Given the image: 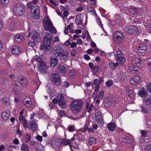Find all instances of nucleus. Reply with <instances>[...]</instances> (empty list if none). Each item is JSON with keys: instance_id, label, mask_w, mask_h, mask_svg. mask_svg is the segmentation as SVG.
<instances>
[{"instance_id": "473e14b6", "label": "nucleus", "mask_w": 151, "mask_h": 151, "mask_svg": "<svg viewBox=\"0 0 151 151\" xmlns=\"http://www.w3.org/2000/svg\"><path fill=\"white\" fill-rule=\"evenodd\" d=\"M99 85H98L97 86L95 87V91L93 94V98L94 99H95L96 98L97 96V93L99 90Z\"/></svg>"}, {"instance_id": "79ce46f5", "label": "nucleus", "mask_w": 151, "mask_h": 151, "mask_svg": "<svg viewBox=\"0 0 151 151\" xmlns=\"http://www.w3.org/2000/svg\"><path fill=\"white\" fill-rule=\"evenodd\" d=\"M98 67L97 66H95L91 69L92 70L93 72L94 73H96L98 70Z\"/></svg>"}, {"instance_id": "864d4df0", "label": "nucleus", "mask_w": 151, "mask_h": 151, "mask_svg": "<svg viewBox=\"0 0 151 151\" xmlns=\"http://www.w3.org/2000/svg\"><path fill=\"white\" fill-rule=\"evenodd\" d=\"M36 139L39 141H41L42 140V137L40 135H37L36 136Z\"/></svg>"}, {"instance_id": "f03ea898", "label": "nucleus", "mask_w": 151, "mask_h": 151, "mask_svg": "<svg viewBox=\"0 0 151 151\" xmlns=\"http://www.w3.org/2000/svg\"><path fill=\"white\" fill-rule=\"evenodd\" d=\"M44 28L45 30L50 32L52 34L55 33L56 30L49 19L45 16L43 19Z\"/></svg>"}, {"instance_id": "69168bd1", "label": "nucleus", "mask_w": 151, "mask_h": 151, "mask_svg": "<svg viewBox=\"0 0 151 151\" xmlns=\"http://www.w3.org/2000/svg\"><path fill=\"white\" fill-rule=\"evenodd\" d=\"M130 83L132 85H134L136 83H137L136 82H135V81H134V80H133V78L131 79V80H130Z\"/></svg>"}, {"instance_id": "a211bd4d", "label": "nucleus", "mask_w": 151, "mask_h": 151, "mask_svg": "<svg viewBox=\"0 0 151 151\" xmlns=\"http://www.w3.org/2000/svg\"><path fill=\"white\" fill-rule=\"evenodd\" d=\"M9 113V111L8 110L3 112L1 114L2 118L4 120L7 119L10 117Z\"/></svg>"}, {"instance_id": "e433bc0d", "label": "nucleus", "mask_w": 151, "mask_h": 151, "mask_svg": "<svg viewBox=\"0 0 151 151\" xmlns=\"http://www.w3.org/2000/svg\"><path fill=\"white\" fill-rule=\"evenodd\" d=\"M9 2V0H0V4L2 5H6Z\"/></svg>"}, {"instance_id": "ea45409f", "label": "nucleus", "mask_w": 151, "mask_h": 151, "mask_svg": "<svg viewBox=\"0 0 151 151\" xmlns=\"http://www.w3.org/2000/svg\"><path fill=\"white\" fill-rule=\"evenodd\" d=\"M10 29L12 31H13L14 29H15L17 25L14 23H13L10 24Z\"/></svg>"}, {"instance_id": "72a5a7b5", "label": "nucleus", "mask_w": 151, "mask_h": 151, "mask_svg": "<svg viewBox=\"0 0 151 151\" xmlns=\"http://www.w3.org/2000/svg\"><path fill=\"white\" fill-rule=\"evenodd\" d=\"M34 59L37 62L40 63L44 62L42 59L39 56H35L34 57Z\"/></svg>"}, {"instance_id": "13d9d810", "label": "nucleus", "mask_w": 151, "mask_h": 151, "mask_svg": "<svg viewBox=\"0 0 151 151\" xmlns=\"http://www.w3.org/2000/svg\"><path fill=\"white\" fill-rule=\"evenodd\" d=\"M77 43L79 45H81L82 43V41L81 39L79 38L77 40Z\"/></svg>"}, {"instance_id": "e2e57ef3", "label": "nucleus", "mask_w": 151, "mask_h": 151, "mask_svg": "<svg viewBox=\"0 0 151 151\" xmlns=\"http://www.w3.org/2000/svg\"><path fill=\"white\" fill-rule=\"evenodd\" d=\"M32 3L31 2H29L28 3L27 7L29 9H31V7H32Z\"/></svg>"}, {"instance_id": "6e6552de", "label": "nucleus", "mask_w": 151, "mask_h": 151, "mask_svg": "<svg viewBox=\"0 0 151 151\" xmlns=\"http://www.w3.org/2000/svg\"><path fill=\"white\" fill-rule=\"evenodd\" d=\"M58 103L62 108H65L66 105L62 95H58L57 96Z\"/></svg>"}, {"instance_id": "ddd939ff", "label": "nucleus", "mask_w": 151, "mask_h": 151, "mask_svg": "<svg viewBox=\"0 0 151 151\" xmlns=\"http://www.w3.org/2000/svg\"><path fill=\"white\" fill-rule=\"evenodd\" d=\"M23 104L27 108L31 107L32 105L30 99L29 97H26L23 101Z\"/></svg>"}, {"instance_id": "680f3d73", "label": "nucleus", "mask_w": 151, "mask_h": 151, "mask_svg": "<svg viewBox=\"0 0 151 151\" xmlns=\"http://www.w3.org/2000/svg\"><path fill=\"white\" fill-rule=\"evenodd\" d=\"M142 111L146 114H147L148 112L147 110H146V109L144 108L143 107H142Z\"/></svg>"}, {"instance_id": "58836bf2", "label": "nucleus", "mask_w": 151, "mask_h": 151, "mask_svg": "<svg viewBox=\"0 0 151 151\" xmlns=\"http://www.w3.org/2000/svg\"><path fill=\"white\" fill-rule=\"evenodd\" d=\"M39 7L37 6H32V7H31V9H30V11H31V13H32L35 10L37 9H39Z\"/></svg>"}, {"instance_id": "a19ab883", "label": "nucleus", "mask_w": 151, "mask_h": 151, "mask_svg": "<svg viewBox=\"0 0 151 151\" xmlns=\"http://www.w3.org/2000/svg\"><path fill=\"white\" fill-rule=\"evenodd\" d=\"M109 67L111 69H114L116 68L115 64L111 62L109 64Z\"/></svg>"}, {"instance_id": "c756f323", "label": "nucleus", "mask_w": 151, "mask_h": 151, "mask_svg": "<svg viewBox=\"0 0 151 151\" xmlns=\"http://www.w3.org/2000/svg\"><path fill=\"white\" fill-rule=\"evenodd\" d=\"M21 148L22 151H29V147L25 143L22 144Z\"/></svg>"}, {"instance_id": "423d86ee", "label": "nucleus", "mask_w": 151, "mask_h": 151, "mask_svg": "<svg viewBox=\"0 0 151 151\" xmlns=\"http://www.w3.org/2000/svg\"><path fill=\"white\" fill-rule=\"evenodd\" d=\"M14 9L16 14L17 16L22 15L25 11L23 7L19 4L17 5Z\"/></svg>"}, {"instance_id": "6e6d98bb", "label": "nucleus", "mask_w": 151, "mask_h": 151, "mask_svg": "<svg viewBox=\"0 0 151 151\" xmlns=\"http://www.w3.org/2000/svg\"><path fill=\"white\" fill-rule=\"evenodd\" d=\"M49 1L52 4L54 5L55 6H56L57 4L55 2L53 1L52 0H49Z\"/></svg>"}, {"instance_id": "774afa93", "label": "nucleus", "mask_w": 151, "mask_h": 151, "mask_svg": "<svg viewBox=\"0 0 151 151\" xmlns=\"http://www.w3.org/2000/svg\"><path fill=\"white\" fill-rule=\"evenodd\" d=\"M69 84L68 83L67 81L64 82V86L65 87L67 88L68 87Z\"/></svg>"}, {"instance_id": "bf43d9fd", "label": "nucleus", "mask_w": 151, "mask_h": 151, "mask_svg": "<svg viewBox=\"0 0 151 151\" xmlns=\"http://www.w3.org/2000/svg\"><path fill=\"white\" fill-rule=\"evenodd\" d=\"M19 119L20 121H22L24 120L25 119L24 117L22 115H20L19 117Z\"/></svg>"}, {"instance_id": "9d476101", "label": "nucleus", "mask_w": 151, "mask_h": 151, "mask_svg": "<svg viewBox=\"0 0 151 151\" xmlns=\"http://www.w3.org/2000/svg\"><path fill=\"white\" fill-rule=\"evenodd\" d=\"M38 68V71L42 73L46 71L47 69V66L44 62H42L40 63Z\"/></svg>"}, {"instance_id": "5fc2aeb1", "label": "nucleus", "mask_w": 151, "mask_h": 151, "mask_svg": "<svg viewBox=\"0 0 151 151\" xmlns=\"http://www.w3.org/2000/svg\"><path fill=\"white\" fill-rule=\"evenodd\" d=\"M144 46L146 47L145 45H140V46H139L138 49H140L141 50H143L144 49H143L144 47Z\"/></svg>"}, {"instance_id": "c03bdc74", "label": "nucleus", "mask_w": 151, "mask_h": 151, "mask_svg": "<svg viewBox=\"0 0 151 151\" xmlns=\"http://www.w3.org/2000/svg\"><path fill=\"white\" fill-rule=\"evenodd\" d=\"M106 84L108 87H110L113 84L112 81H108L106 82Z\"/></svg>"}, {"instance_id": "4d7b16f0", "label": "nucleus", "mask_w": 151, "mask_h": 151, "mask_svg": "<svg viewBox=\"0 0 151 151\" xmlns=\"http://www.w3.org/2000/svg\"><path fill=\"white\" fill-rule=\"evenodd\" d=\"M73 27V23H70V25L67 26V29L69 30L71 28Z\"/></svg>"}, {"instance_id": "f3484780", "label": "nucleus", "mask_w": 151, "mask_h": 151, "mask_svg": "<svg viewBox=\"0 0 151 151\" xmlns=\"http://www.w3.org/2000/svg\"><path fill=\"white\" fill-rule=\"evenodd\" d=\"M58 60L57 58L53 57L50 58V65L51 66L55 67L57 66Z\"/></svg>"}, {"instance_id": "393cba45", "label": "nucleus", "mask_w": 151, "mask_h": 151, "mask_svg": "<svg viewBox=\"0 0 151 151\" xmlns=\"http://www.w3.org/2000/svg\"><path fill=\"white\" fill-rule=\"evenodd\" d=\"M144 50H141L140 49H138L137 50V52L139 53H140L141 54H139L141 55H144L147 52V47H146L144 46V47H143Z\"/></svg>"}, {"instance_id": "4468645a", "label": "nucleus", "mask_w": 151, "mask_h": 151, "mask_svg": "<svg viewBox=\"0 0 151 151\" xmlns=\"http://www.w3.org/2000/svg\"><path fill=\"white\" fill-rule=\"evenodd\" d=\"M58 71L61 74H64L67 72L66 67L63 65L59 64L58 66Z\"/></svg>"}, {"instance_id": "bb28decb", "label": "nucleus", "mask_w": 151, "mask_h": 151, "mask_svg": "<svg viewBox=\"0 0 151 151\" xmlns=\"http://www.w3.org/2000/svg\"><path fill=\"white\" fill-rule=\"evenodd\" d=\"M1 101L3 104L6 105H8L9 99L7 97H4L2 99Z\"/></svg>"}, {"instance_id": "4be33fe9", "label": "nucleus", "mask_w": 151, "mask_h": 151, "mask_svg": "<svg viewBox=\"0 0 151 151\" xmlns=\"http://www.w3.org/2000/svg\"><path fill=\"white\" fill-rule=\"evenodd\" d=\"M142 63V60L139 58L134 59L132 61V63L133 64H135L138 66H140Z\"/></svg>"}, {"instance_id": "f8f14e48", "label": "nucleus", "mask_w": 151, "mask_h": 151, "mask_svg": "<svg viewBox=\"0 0 151 151\" xmlns=\"http://www.w3.org/2000/svg\"><path fill=\"white\" fill-rule=\"evenodd\" d=\"M32 41L38 42L40 40V34L36 32H33L32 33Z\"/></svg>"}, {"instance_id": "9b49d317", "label": "nucleus", "mask_w": 151, "mask_h": 151, "mask_svg": "<svg viewBox=\"0 0 151 151\" xmlns=\"http://www.w3.org/2000/svg\"><path fill=\"white\" fill-rule=\"evenodd\" d=\"M68 52L67 50H64L58 57L60 60L65 61L68 59Z\"/></svg>"}, {"instance_id": "2eb2a0df", "label": "nucleus", "mask_w": 151, "mask_h": 151, "mask_svg": "<svg viewBox=\"0 0 151 151\" xmlns=\"http://www.w3.org/2000/svg\"><path fill=\"white\" fill-rule=\"evenodd\" d=\"M21 51V49L20 47L14 46L12 48V52L14 55H18L19 54Z\"/></svg>"}, {"instance_id": "0eeeda50", "label": "nucleus", "mask_w": 151, "mask_h": 151, "mask_svg": "<svg viewBox=\"0 0 151 151\" xmlns=\"http://www.w3.org/2000/svg\"><path fill=\"white\" fill-rule=\"evenodd\" d=\"M52 77V81L55 84L59 85L61 82L60 78L59 73L55 72V73H52L51 74Z\"/></svg>"}, {"instance_id": "603ef678", "label": "nucleus", "mask_w": 151, "mask_h": 151, "mask_svg": "<svg viewBox=\"0 0 151 151\" xmlns=\"http://www.w3.org/2000/svg\"><path fill=\"white\" fill-rule=\"evenodd\" d=\"M40 146L41 147H40L37 148V151H44L43 148L42 147V146L41 145Z\"/></svg>"}, {"instance_id": "dca6fc26", "label": "nucleus", "mask_w": 151, "mask_h": 151, "mask_svg": "<svg viewBox=\"0 0 151 151\" xmlns=\"http://www.w3.org/2000/svg\"><path fill=\"white\" fill-rule=\"evenodd\" d=\"M138 94L141 97H145L147 95V92L145 88H143L139 90Z\"/></svg>"}, {"instance_id": "a18cd8bd", "label": "nucleus", "mask_w": 151, "mask_h": 151, "mask_svg": "<svg viewBox=\"0 0 151 151\" xmlns=\"http://www.w3.org/2000/svg\"><path fill=\"white\" fill-rule=\"evenodd\" d=\"M129 11L131 14H136L137 13V11L134 9H130Z\"/></svg>"}, {"instance_id": "b1692460", "label": "nucleus", "mask_w": 151, "mask_h": 151, "mask_svg": "<svg viewBox=\"0 0 151 151\" xmlns=\"http://www.w3.org/2000/svg\"><path fill=\"white\" fill-rule=\"evenodd\" d=\"M76 22L77 25L80 24L82 22L81 15L78 14L76 16Z\"/></svg>"}, {"instance_id": "5701e85b", "label": "nucleus", "mask_w": 151, "mask_h": 151, "mask_svg": "<svg viewBox=\"0 0 151 151\" xmlns=\"http://www.w3.org/2000/svg\"><path fill=\"white\" fill-rule=\"evenodd\" d=\"M40 11V8L39 9H37L32 13L34 14V17L36 19H38L39 18L40 15L39 14Z\"/></svg>"}, {"instance_id": "aec40b11", "label": "nucleus", "mask_w": 151, "mask_h": 151, "mask_svg": "<svg viewBox=\"0 0 151 151\" xmlns=\"http://www.w3.org/2000/svg\"><path fill=\"white\" fill-rule=\"evenodd\" d=\"M15 40L19 43H22L24 40V37L22 35H17L15 37Z\"/></svg>"}, {"instance_id": "2f4dec72", "label": "nucleus", "mask_w": 151, "mask_h": 151, "mask_svg": "<svg viewBox=\"0 0 151 151\" xmlns=\"http://www.w3.org/2000/svg\"><path fill=\"white\" fill-rule=\"evenodd\" d=\"M88 142L90 145H92L95 144L96 142V140L93 137H91L89 139Z\"/></svg>"}, {"instance_id": "cd10ccee", "label": "nucleus", "mask_w": 151, "mask_h": 151, "mask_svg": "<svg viewBox=\"0 0 151 151\" xmlns=\"http://www.w3.org/2000/svg\"><path fill=\"white\" fill-rule=\"evenodd\" d=\"M114 56L115 58H116L117 56L118 57L122 56V52L119 49H117L116 50V53H115Z\"/></svg>"}, {"instance_id": "de8ad7c7", "label": "nucleus", "mask_w": 151, "mask_h": 151, "mask_svg": "<svg viewBox=\"0 0 151 151\" xmlns=\"http://www.w3.org/2000/svg\"><path fill=\"white\" fill-rule=\"evenodd\" d=\"M35 41H30L29 42V45L30 46L33 47L34 45H35V43L34 42Z\"/></svg>"}, {"instance_id": "7ed1b4c3", "label": "nucleus", "mask_w": 151, "mask_h": 151, "mask_svg": "<svg viewBox=\"0 0 151 151\" xmlns=\"http://www.w3.org/2000/svg\"><path fill=\"white\" fill-rule=\"evenodd\" d=\"M83 104V101L81 100H75L71 104V109L74 113L78 114L81 111Z\"/></svg>"}, {"instance_id": "f704fd0d", "label": "nucleus", "mask_w": 151, "mask_h": 151, "mask_svg": "<svg viewBox=\"0 0 151 151\" xmlns=\"http://www.w3.org/2000/svg\"><path fill=\"white\" fill-rule=\"evenodd\" d=\"M37 127L38 126L36 124H33L30 125V126L29 127V128L31 129L32 130L34 131L36 130V129L37 128Z\"/></svg>"}, {"instance_id": "09e8293b", "label": "nucleus", "mask_w": 151, "mask_h": 151, "mask_svg": "<svg viewBox=\"0 0 151 151\" xmlns=\"http://www.w3.org/2000/svg\"><path fill=\"white\" fill-rule=\"evenodd\" d=\"M102 116L101 115V113L100 112H97L95 114V117H98L100 116Z\"/></svg>"}, {"instance_id": "4c0bfd02", "label": "nucleus", "mask_w": 151, "mask_h": 151, "mask_svg": "<svg viewBox=\"0 0 151 151\" xmlns=\"http://www.w3.org/2000/svg\"><path fill=\"white\" fill-rule=\"evenodd\" d=\"M63 15H62V17L63 18H64L65 17H67L68 16L69 13V12L67 10H63Z\"/></svg>"}, {"instance_id": "20e7f679", "label": "nucleus", "mask_w": 151, "mask_h": 151, "mask_svg": "<svg viewBox=\"0 0 151 151\" xmlns=\"http://www.w3.org/2000/svg\"><path fill=\"white\" fill-rule=\"evenodd\" d=\"M125 31L127 34L130 35H135L139 32L138 27L134 25L127 26L125 28Z\"/></svg>"}, {"instance_id": "8fccbe9b", "label": "nucleus", "mask_w": 151, "mask_h": 151, "mask_svg": "<svg viewBox=\"0 0 151 151\" xmlns=\"http://www.w3.org/2000/svg\"><path fill=\"white\" fill-rule=\"evenodd\" d=\"M147 90L151 92V83L147 85Z\"/></svg>"}, {"instance_id": "37998d69", "label": "nucleus", "mask_w": 151, "mask_h": 151, "mask_svg": "<svg viewBox=\"0 0 151 151\" xmlns=\"http://www.w3.org/2000/svg\"><path fill=\"white\" fill-rule=\"evenodd\" d=\"M31 137L28 134H27L25 136V142H28L30 140Z\"/></svg>"}, {"instance_id": "39448f33", "label": "nucleus", "mask_w": 151, "mask_h": 151, "mask_svg": "<svg viewBox=\"0 0 151 151\" xmlns=\"http://www.w3.org/2000/svg\"><path fill=\"white\" fill-rule=\"evenodd\" d=\"M115 42L120 44L122 42L124 38V36L122 32L120 31H116L114 33Z\"/></svg>"}, {"instance_id": "f257e3e1", "label": "nucleus", "mask_w": 151, "mask_h": 151, "mask_svg": "<svg viewBox=\"0 0 151 151\" xmlns=\"http://www.w3.org/2000/svg\"><path fill=\"white\" fill-rule=\"evenodd\" d=\"M52 35L46 33L44 37L42 43L41 45L40 49L44 50L45 51L49 50L50 49V44L52 41Z\"/></svg>"}, {"instance_id": "c9c22d12", "label": "nucleus", "mask_w": 151, "mask_h": 151, "mask_svg": "<svg viewBox=\"0 0 151 151\" xmlns=\"http://www.w3.org/2000/svg\"><path fill=\"white\" fill-rule=\"evenodd\" d=\"M96 122H98L101 123L103 122V116L96 117Z\"/></svg>"}, {"instance_id": "7c9ffc66", "label": "nucleus", "mask_w": 151, "mask_h": 151, "mask_svg": "<svg viewBox=\"0 0 151 151\" xmlns=\"http://www.w3.org/2000/svg\"><path fill=\"white\" fill-rule=\"evenodd\" d=\"M133 78L137 84H139L141 83V80L139 76H134L133 77Z\"/></svg>"}, {"instance_id": "338daca9", "label": "nucleus", "mask_w": 151, "mask_h": 151, "mask_svg": "<svg viewBox=\"0 0 151 151\" xmlns=\"http://www.w3.org/2000/svg\"><path fill=\"white\" fill-rule=\"evenodd\" d=\"M76 43L75 42H73L71 44L70 47L72 48H73L76 47Z\"/></svg>"}, {"instance_id": "3c124183", "label": "nucleus", "mask_w": 151, "mask_h": 151, "mask_svg": "<svg viewBox=\"0 0 151 151\" xmlns=\"http://www.w3.org/2000/svg\"><path fill=\"white\" fill-rule=\"evenodd\" d=\"M76 50H72L71 53V55L72 56H75L76 54Z\"/></svg>"}, {"instance_id": "a878e982", "label": "nucleus", "mask_w": 151, "mask_h": 151, "mask_svg": "<svg viewBox=\"0 0 151 151\" xmlns=\"http://www.w3.org/2000/svg\"><path fill=\"white\" fill-rule=\"evenodd\" d=\"M61 143L65 145H70L71 144L70 140H67L64 139H63L61 140Z\"/></svg>"}, {"instance_id": "49530a36", "label": "nucleus", "mask_w": 151, "mask_h": 151, "mask_svg": "<svg viewBox=\"0 0 151 151\" xmlns=\"http://www.w3.org/2000/svg\"><path fill=\"white\" fill-rule=\"evenodd\" d=\"M104 92L103 91H101L99 95V98L100 99H102L104 96Z\"/></svg>"}, {"instance_id": "412c9836", "label": "nucleus", "mask_w": 151, "mask_h": 151, "mask_svg": "<svg viewBox=\"0 0 151 151\" xmlns=\"http://www.w3.org/2000/svg\"><path fill=\"white\" fill-rule=\"evenodd\" d=\"M116 127V125L114 123H111L108 124L107 128L108 129L111 131H114Z\"/></svg>"}, {"instance_id": "c85d7f7f", "label": "nucleus", "mask_w": 151, "mask_h": 151, "mask_svg": "<svg viewBox=\"0 0 151 151\" xmlns=\"http://www.w3.org/2000/svg\"><path fill=\"white\" fill-rule=\"evenodd\" d=\"M20 81V83L23 86L25 87L27 86V83L26 80L24 78H21Z\"/></svg>"}, {"instance_id": "6ab92c4d", "label": "nucleus", "mask_w": 151, "mask_h": 151, "mask_svg": "<svg viewBox=\"0 0 151 151\" xmlns=\"http://www.w3.org/2000/svg\"><path fill=\"white\" fill-rule=\"evenodd\" d=\"M115 58L117 62L120 64H123L125 62V59L123 56L119 57L117 56Z\"/></svg>"}, {"instance_id": "0e129e2a", "label": "nucleus", "mask_w": 151, "mask_h": 151, "mask_svg": "<svg viewBox=\"0 0 151 151\" xmlns=\"http://www.w3.org/2000/svg\"><path fill=\"white\" fill-rule=\"evenodd\" d=\"M84 58L87 60H88L90 59V57L87 54H86L84 55Z\"/></svg>"}, {"instance_id": "1a4fd4ad", "label": "nucleus", "mask_w": 151, "mask_h": 151, "mask_svg": "<svg viewBox=\"0 0 151 151\" xmlns=\"http://www.w3.org/2000/svg\"><path fill=\"white\" fill-rule=\"evenodd\" d=\"M64 50L60 46L54 47L52 50V52L56 57H58Z\"/></svg>"}, {"instance_id": "052dcab7", "label": "nucleus", "mask_w": 151, "mask_h": 151, "mask_svg": "<svg viewBox=\"0 0 151 151\" xmlns=\"http://www.w3.org/2000/svg\"><path fill=\"white\" fill-rule=\"evenodd\" d=\"M68 130L70 132L73 131L74 130V128L73 126H71L69 127Z\"/></svg>"}]
</instances>
